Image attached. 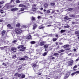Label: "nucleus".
<instances>
[{"mask_svg": "<svg viewBox=\"0 0 79 79\" xmlns=\"http://www.w3.org/2000/svg\"><path fill=\"white\" fill-rule=\"evenodd\" d=\"M15 31V32H16L17 34H20L22 33L23 32L22 30H20V29L19 28L16 29Z\"/></svg>", "mask_w": 79, "mask_h": 79, "instance_id": "obj_1", "label": "nucleus"}, {"mask_svg": "<svg viewBox=\"0 0 79 79\" xmlns=\"http://www.w3.org/2000/svg\"><path fill=\"white\" fill-rule=\"evenodd\" d=\"M26 47H24V45H21V48H22V49H20V51H21V52H24V51L25 49H26Z\"/></svg>", "mask_w": 79, "mask_h": 79, "instance_id": "obj_2", "label": "nucleus"}, {"mask_svg": "<svg viewBox=\"0 0 79 79\" xmlns=\"http://www.w3.org/2000/svg\"><path fill=\"white\" fill-rule=\"evenodd\" d=\"M73 63V60L69 61L68 62L69 66H72Z\"/></svg>", "mask_w": 79, "mask_h": 79, "instance_id": "obj_3", "label": "nucleus"}, {"mask_svg": "<svg viewBox=\"0 0 79 79\" xmlns=\"http://www.w3.org/2000/svg\"><path fill=\"white\" fill-rule=\"evenodd\" d=\"M18 8H13L11 10V11H18Z\"/></svg>", "mask_w": 79, "mask_h": 79, "instance_id": "obj_4", "label": "nucleus"}, {"mask_svg": "<svg viewBox=\"0 0 79 79\" xmlns=\"http://www.w3.org/2000/svg\"><path fill=\"white\" fill-rule=\"evenodd\" d=\"M40 46H42V45H44L45 44V42L44 41H41L40 42Z\"/></svg>", "mask_w": 79, "mask_h": 79, "instance_id": "obj_5", "label": "nucleus"}, {"mask_svg": "<svg viewBox=\"0 0 79 79\" xmlns=\"http://www.w3.org/2000/svg\"><path fill=\"white\" fill-rule=\"evenodd\" d=\"M26 39L27 40H31L32 39V37L31 35H29V36L27 37Z\"/></svg>", "mask_w": 79, "mask_h": 79, "instance_id": "obj_6", "label": "nucleus"}, {"mask_svg": "<svg viewBox=\"0 0 79 79\" xmlns=\"http://www.w3.org/2000/svg\"><path fill=\"white\" fill-rule=\"evenodd\" d=\"M45 27H44V26H43L42 25H41L39 27V29H44V28Z\"/></svg>", "mask_w": 79, "mask_h": 79, "instance_id": "obj_7", "label": "nucleus"}, {"mask_svg": "<svg viewBox=\"0 0 79 79\" xmlns=\"http://www.w3.org/2000/svg\"><path fill=\"white\" fill-rule=\"evenodd\" d=\"M24 36H20L19 38H18V39L20 41L22 40L23 39H24Z\"/></svg>", "mask_w": 79, "mask_h": 79, "instance_id": "obj_8", "label": "nucleus"}, {"mask_svg": "<svg viewBox=\"0 0 79 79\" xmlns=\"http://www.w3.org/2000/svg\"><path fill=\"white\" fill-rule=\"evenodd\" d=\"M7 27H9V28L10 29H13V27H11V25L10 24H8L7 25Z\"/></svg>", "mask_w": 79, "mask_h": 79, "instance_id": "obj_9", "label": "nucleus"}, {"mask_svg": "<svg viewBox=\"0 0 79 79\" xmlns=\"http://www.w3.org/2000/svg\"><path fill=\"white\" fill-rule=\"evenodd\" d=\"M35 18L32 16L31 18V21H32V22H34V21L35 20Z\"/></svg>", "mask_w": 79, "mask_h": 79, "instance_id": "obj_10", "label": "nucleus"}, {"mask_svg": "<svg viewBox=\"0 0 79 79\" xmlns=\"http://www.w3.org/2000/svg\"><path fill=\"white\" fill-rule=\"evenodd\" d=\"M65 51L64 50L62 49L61 50H59L57 52L58 53H62V52H64Z\"/></svg>", "mask_w": 79, "mask_h": 79, "instance_id": "obj_11", "label": "nucleus"}, {"mask_svg": "<svg viewBox=\"0 0 79 79\" xmlns=\"http://www.w3.org/2000/svg\"><path fill=\"white\" fill-rule=\"evenodd\" d=\"M64 19L65 21H66L68 19H70V18H68V16H66L64 17Z\"/></svg>", "mask_w": 79, "mask_h": 79, "instance_id": "obj_12", "label": "nucleus"}, {"mask_svg": "<svg viewBox=\"0 0 79 79\" xmlns=\"http://www.w3.org/2000/svg\"><path fill=\"white\" fill-rule=\"evenodd\" d=\"M6 6L7 8H10V3H7L6 4Z\"/></svg>", "mask_w": 79, "mask_h": 79, "instance_id": "obj_13", "label": "nucleus"}, {"mask_svg": "<svg viewBox=\"0 0 79 79\" xmlns=\"http://www.w3.org/2000/svg\"><path fill=\"white\" fill-rule=\"evenodd\" d=\"M37 27V25H33V30H34L35 29V28H36V27Z\"/></svg>", "mask_w": 79, "mask_h": 79, "instance_id": "obj_14", "label": "nucleus"}, {"mask_svg": "<svg viewBox=\"0 0 79 79\" xmlns=\"http://www.w3.org/2000/svg\"><path fill=\"white\" fill-rule=\"evenodd\" d=\"M69 46V45L66 44L63 46V47H64V48H67V47H68Z\"/></svg>", "mask_w": 79, "mask_h": 79, "instance_id": "obj_15", "label": "nucleus"}, {"mask_svg": "<svg viewBox=\"0 0 79 79\" xmlns=\"http://www.w3.org/2000/svg\"><path fill=\"white\" fill-rule=\"evenodd\" d=\"M5 32H6V31L5 30H3L2 31V36H3L5 35Z\"/></svg>", "mask_w": 79, "mask_h": 79, "instance_id": "obj_16", "label": "nucleus"}, {"mask_svg": "<svg viewBox=\"0 0 79 79\" xmlns=\"http://www.w3.org/2000/svg\"><path fill=\"white\" fill-rule=\"evenodd\" d=\"M32 10H32L31 11H32V13H33V12H32L33 11H36L37 10V9H36L35 8H34V7H33L32 8Z\"/></svg>", "mask_w": 79, "mask_h": 79, "instance_id": "obj_17", "label": "nucleus"}, {"mask_svg": "<svg viewBox=\"0 0 79 79\" xmlns=\"http://www.w3.org/2000/svg\"><path fill=\"white\" fill-rule=\"evenodd\" d=\"M44 7L45 8H48V4L47 3H46L44 4Z\"/></svg>", "mask_w": 79, "mask_h": 79, "instance_id": "obj_18", "label": "nucleus"}, {"mask_svg": "<svg viewBox=\"0 0 79 79\" xmlns=\"http://www.w3.org/2000/svg\"><path fill=\"white\" fill-rule=\"evenodd\" d=\"M74 10V8H69L67 9V10H68V11H71L72 10Z\"/></svg>", "mask_w": 79, "mask_h": 79, "instance_id": "obj_19", "label": "nucleus"}, {"mask_svg": "<svg viewBox=\"0 0 79 79\" xmlns=\"http://www.w3.org/2000/svg\"><path fill=\"white\" fill-rule=\"evenodd\" d=\"M48 47V44H45L44 46V48H47Z\"/></svg>", "mask_w": 79, "mask_h": 79, "instance_id": "obj_20", "label": "nucleus"}, {"mask_svg": "<svg viewBox=\"0 0 79 79\" xmlns=\"http://www.w3.org/2000/svg\"><path fill=\"white\" fill-rule=\"evenodd\" d=\"M12 58L13 59H15L16 58V55H14L12 56Z\"/></svg>", "mask_w": 79, "mask_h": 79, "instance_id": "obj_21", "label": "nucleus"}, {"mask_svg": "<svg viewBox=\"0 0 79 79\" xmlns=\"http://www.w3.org/2000/svg\"><path fill=\"white\" fill-rule=\"evenodd\" d=\"M30 43L31 44H35V41H31L30 42Z\"/></svg>", "mask_w": 79, "mask_h": 79, "instance_id": "obj_22", "label": "nucleus"}, {"mask_svg": "<svg viewBox=\"0 0 79 79\" xmlns=\"http://www.w3.org/2000/svg\"><path fill=\"white\" fill-rule=\"evenodd\" d=\"M20 66H22V67H24V66H26V64H23L21 65H20Z\"/></svg>", "mask_w": 79, "mask_h": 79, "instance_id": "obj_23", "label": "nucleus"}, {"mask_svg": "<svg viewBox=\"0 0 79 79\" xmlns=\"http://www.w3.org/2000/svg\"><path fill=\"white\" fill-rule=\"evenodd\" d=\"M56 40H57V39L56 38H54L53 39V42H55Z\"/></svg>", "mask_w": 79, "mask_h": 79, "instance_id": "obj_24", "label": "nucleus"}, {"mask_svg": "<svg viewBox=\"0 0 79 79\" xmlns=\"http://www.w3.org/2000/svg\"><path fill=\"white\" fill-rule=\"evenodd\" d=\"M66 32V30H61L60 31L61 33H63V32Z\"/></svg>", "mask_w": 79, "mask_h": 79, "instance_id": "obj_25", "label": "nucleus"}, {"mask_svg": "<svg viewBox=\"0 0 79 79\" xmlns=\"http://www.w3.org/2000/svg\"><path fill=\"white\" fill-rule=\"evenodd\" d=\"M25 60V59L24 58L19 59V60H20V61H23V60Z\"/></svg>", "mask_w": 79, "mask_h": 79, "instance_id": "obj_26", "label": "nucleus"}, {"mask_svg": "<svg viewBox=\"0 0 79 79\" xmlns=\"http://www.w3.org/2000/svg\"><path fill=\"white\" fill-rule=\"evenodd\" d=\"M76 16V15H70V17H71V18H73V17H75Z\"/></svg>", "mask_w": 79, "mask_h": 79, "instance_id": "obj_27", "label": "nucleus"}, {"mask_svg": "<svg viewBox=\"0 0 79 79\" xmlns=\"http://www.w3.org/2000/svg\"><path fill=\"white\" fill-rule=\"evenodd\" d=\"M75 34H79V31H76L75 32Z\"/></svg>", "mask_w": 79, "mask_h": 79, "instance_id": "obj_28", "label": "nucleus"}, {"mask_svg": "<svg viewBox=\"0 0 79 79\" xmlns=\"http://www.w3.org/2000/svg\"><path fill=\"white\" fill-rule=\"evenodd\" d=\"M54 56H58L59 54L58 53H55L54 54Z\"/></svg>", "mask_w": 79, "mask_h": 79, "instance_id": "obj_29", "label": "nucleus"}, {"mask_svg": "<svg viewBox=\"0 0 79 79\" xmlns=\"http://www.w3.org/2000/svg\"><path fill=\"white\" fill-rule=\"evenodd\" d=\"M50 5H51V6H55V3L54 2L51 3Z\"/></svg>", "mask_w": 79, "mask_h": 79, "instance_id": "obj_30", "label": "nucleus"}, {"mask_svg": "<svg viewBox=\"0 0 79 79\" xmlns=\"http://www.w3.org/2000/svg\"><path fill=\"white\" fill-rule=\"evenodd\" d=\"M12 51H14V50H16V48L14 47H13L11 48Z\"/></svg>", "mask_w": 79, "mask_h": 79, "instance_id": "obj_31", "label": "nucleus"}, {"mask_svg": "<svg viewBox=\"0 0 79 79\" xmlns=\"http://www.w3.org/2000/svg\"><path fill=\"white\" fill-rule=\"evenodd\" d=\"M24 77H25V75H23L20 78L21 79H23V78H24Z\"/></svg>", "mask_w": 79, "mask_h": 79, "instance_id": "obj_32", "label": "nucleus"}, {"mask_svg": "<svg viewBox=\"0 0 79 79\" xmlns=\"http://www.w3.org/2000/svg\"><path fill=\"white\" fill-rule=\"evenodd\" d=\"M19 74V73H16L14 75V76H15V77H18Z\"/></svg>", "mask_w": 79, "mask_h": 79, "instance_id": "obj_33", "label": "nucleus"}, {"mask_svg": "<svg viewBox=\"0 0 79 79\" xmlns=\"http://www.w3.org/2000/svg\"><path fill=\"white\" fill-rule=\"evenodd\" d=\"M20 11H24V8H22L21 9Z\"/></svg>", "mask_w": 79, "mask_h": 79, "instance_id": "obj_34", "label": "nucleus"}, {"mask_svg": "<svg viewBox=\"0 0 79 79\" xmlns=\"http://www.w3.org/2000/svg\"><path fill=\"white\" fill-rule=\"evenodd\" d=\"M16 42H17V40H14L12 42V43H13V44H15V43H16Z\"/></svg>", "mask_w": 79, "mask_h": 79, "instance_id": "obj_35", "label": "nucleus"}, {"mask_svg": "<svg viewBox=\"0 0 79 79\" xmlns=\"http://www.w3.org/2000/svg\"><path fill=\"white\" fill-rule=\"evenodd\" d=\"M47 54V52H44L43 54L44 56H46Z\"/></svg>", "mask_w": 79, "mask_h": 79, "instance_id": "obj_36", "label": "nucleus"}, {"mask_svg": "<svg viewBox=\"0 0 79 79\" xmlns=\"http://www.w3.org/2000/svg\"><path fill=\"white\" fill-rule=\"evenodd\" d=\"M16 3H20V1L19 0H16Z\"/></svg>", "mask_w": 79, "mask_h": 79, "instance_id": "obj_37", "label": "nucleus"}, {"mask_svg": "<svg viewBox=\"0 0 79 79\" xmlns=\"http://www.w3.org/2000/svg\"><path fill=\"white\" fill-rule=\"evenodd\" d=\"M16 27H20V24L19 23H17L16 25Z\"/></svg>", "mask_w": 79, "mask_h": 79, "instance_id": "obj_38", "label": "nucleus"}, {"mask_svg": "<svg viewBox=\"0 0 79 79\" xmlns=\"http://www.w3.org/2000/svg\"><path fill=\"white\" fill-rule=\"evenodd\" d=\"M50 10H51V9L48 10L47 11V13H50Z\"/></svg>", "mask_w": 79, "mask_h": 79, "instance_id": "obj_39", "label": "nucleus"}, {"mask_svg": "<svg viewBox=\"0 0 79 79\" xmlns=\"http://www.w3.org/2000/svg\"><path fill=\"white\" fill-rule=\"evenodd\" d=\"M65 28H69V27H70V26H69V25H67L66 26H65Z\"/></svg>", "mask_w": 79, "mask_h": 79, "instance_id": "obj_40", "label": "nucleus"}, {"mask_svg": "<svg viewBox=\"0 0 79 79\" xmlns=\"http://www.w3.org/2000/svg\"><path fill=\"white\" fill-rule=\"evenodd\" d=\"M23 57L25 58H26V59H28V58H29V57L27 56H24Z\"/></svg>", "mask_w": 79, "mask_h": 79, "instance_id": "obj_41", "label": "nucleus"}, {"mask_svg": "<svg viewBox=\"0 0 79 79\" xmlns=\"http://www.w3.org/2000/svg\"><path fill=\"white\" fill-rule=\"evenodd\" d=\"M75 74H76V73L75 72H74L72 73L71 75L72 76H74V75H75Z\"/></svg>", "mask_w": 79, "mask_h": 79, "instance_id": "obj_42", "label": "nucleus"}, {"mask_svg": "<svg viewBox=\"0 0 79 79\" xmlns=\"http://www.w3.org/2000/svg\"><path fill=\"white\" fill-rule=\"evenodd\" d=\"M19 7H23V4H20L19 5Z\"/></svg>", "mask_w": 79, "mask_h": 79, "instance_id": "obj_43", "label": "nucleus"}, {"mask_svg": "<svg viewBox=\"0 0 79 79\" xmlns=\"http://www.w3.org/2000/svg\"><path fill=\"white\" fill-rule=\"evenodd\" d=\"M21 76V75L19 73L17 77H20Z\"/></svg>", "mask_w": 79, "mask_h": 79, "instance_id": "obj_44", "label": "nucleus"}, {"mask_svg": "<svg viewBox=\"0 0 79 79\" xmlns=\"http://www.w3.org/2000/svg\"><path fill=\"white\" fill-rule=\"evenodd\" d=\"M75 73V74H79V71H77Z\"/></svg>", "mask_w": 79, "mask_h": 79, "instance_id": "obj_45", "label": "nucleus"}, {"mask_svg": "<svg viewBox=\"0 0 79 79\" xmlns=\"http://www.w3.org/2000/svg\"><path fill=\"white\" fill-rule=\"evenodd\" d=\"M48 35L50 37H52V35H52V34H49Z\"/></svg>", "mask_w": 79, "mask_h": 79, "instance_id": "obj_46", "label": "nucleus"}, {"mask_svg": "<svg viewBox=\"0 0 79 79\" xmlns=\"http://www.w3.org/2000/svg\"><path fill=\"white\" fill-rule=\"evenodd\" d=\"M68 77H69V76H67V75L65 76L64 77V79H66L67 78H68Z\"/></svg>", "mask_w": 79, "mask_h": 79, "instance_id": "obj_47", "label": "nucleus"}, {"mask_svg": "<svg viewBox=\"0 0 79 79\" xmlns=\"http://www.w3.org/2000/svg\"><path fill=\"white\" fill-rule=\"evenodd\" d=\"M1 12V13H4V12H3V10H1L0 11Z\"/></svg>", "mask_w": 79, "mask_h": 79, "instance_id": "obj_48", "label": "nucleus"}, {"mask_svg": "<svg viewBox=\"0 0 79 79\" xmlns=\"http://www.w3.org/2000/svg\"><path fill=\"white\" fill-rule=\"evenodd\" d=\"M3 3H4V2L3 1L0 2V5H1V4H3Z\"/></svg>", "mask_w": 79, "mask_h": 79, "instance_id": "obj_49", "label": "nucleus"}, {"mask_svg": "<svg viewBox=\"0 0 79 79\" xmlns=\"http://www.w3.org/2000/svg\"><path fill=\"white\" fill-rule=\"evenodd\" d=\"M69 75H70V73H67V76H68L69 77Z\"/></svg>", "mask_w": 79, "mask_h": 79, "instance_id": "obj_50", "label": "nucleus"}, {"mask_svg": "<svg viewBox=\"0 0 79 79\" xmlns=\"http://www.w3.org/2000/svg\"><path fill=\"white\" fill-rule=\"evenodd\" d=\"M70 50V48H66L65 49V50Z\"/></svg>", "mask_w": 79, "mask_h": 79, "instance_id": "obj_51", "label": "nucleus"}, {"mask_svg": "<svg viewBox=\"0 0 79 79\" xmlns=\"http://www.w3.org/2000/svg\"><path fill=\"white\" fill-rule=\"evenodd\" d=\"M68 55V56H71V55H73V54L70 53Z\"/></svg>", "mask_w": 79, "mask_h": 79, "instance_id": "obj_52", "label": "nucleus"}, {"mask_svg": "<svg viewBox=\"0 0 79 79\" xmlns=\"http://www.w3.org/2000/svg\"><path fill=\"white\" fill-rule=\"evenodd\" d=\"M21 48V45H19L18 47V48Z\"/></svg>", "mask_w": 79, "mask_h": 79, "instance_id": "obj_53", "label": "nucleus"}, {"mask_svg": "<svg viewBox=\"0 0 79 79\" xmlns=\"http://www.w3.org/2000/svg\"><path fill=\"white\" fill-rule=\"evenodd\" d=\"M77 65H75V66H74V67L73 68V69H74V68H77Z\"/></svg>", "mask_w": 79, "mask_h": 79, "instance_id": "obj_54", "label": "nucleus"}, {"mask_svg": "<svg viewBox=\"0 0 79 79\" xmlns=\"http://www.w3.org/2000/svg\"><path fill=\"white\" fill-rule=\"evenodd\" d=\"M36 66V64H35L33 65V68H34V67H35Z\"/></svg>", "mask_w": 79, "mask_h": 79, "instance_id": "obj_55", "label": "nucleus"}, {"mask_svg": "<svg viewBox=\"0 0 79 79\" xmlns=\"http://www.w3.org/2000/svg\"><path fill=\"white\" fill-rule=\"evenodd\" d=\"M56 37L57 38H58V34L56 35Z\"/></svg>", "mask_w": 79, "mask_h": 79, "instance_id": "obj_56", "label": "nucleus"}, {"mask_svg": "<svg viewBox=\"0 0 79 79\" xmlns=\"http://www.w3.org/2000/svg\"><path fill=\"white\" fill-rule=\"evenodd\" d=\"M22 69V66H21L20 68H19L18 69V70H19V69Z\"/></svg>", "mask_w": 79, "mask_h": 79, "instance_id": "obj_57", "label": "nucleus"}, {"mask_svg": "<svg viewBox=\"0 0 79 79\" xmlns=\"http://www.w3.org/2000/svg\"><path fill=\"white\" fill-rule=\"evenodd\" d=\"M50 26H52V25H48L47 26V27H50Z\"/></svg>", "mask_w": 79, "mask_h": 79, "instance_id": "obj_58", "label": "nucleus"}, {"mask_svg": "<svg viewBox=\"0 0 79 79\" xmlns=\"http://www.w3.org/2000/svg\"><path fill=\"white\" fill-rule=\"evenodd\" d=\"M55 10H53L52 12V14H53V13H55Z\"/></svg>", "mask_w": 79, "mask_h": 79, "instance_id": "obj_59", "label": "nucleus"}, {"mask_svg": "<svg viewBox=\"0 0 79 79\" xmlns=\"http://www.w3.org/2000/svg\"><path fill=\"white\" fill-rule=\"evenodd\" d=\"M79 60V58H78L76 60V61H78Z\"/></svg>", "mask_w": 79, "mask_h": 79, "instance_id": "obj_60", "label": "nucleus"}, {"mask_svg": "<svg viewBox=\"0 0 79 79\" xmlns=\"http://www.w3.org/2000/svg\"><path fill=\"white\" fill-rule=\"evenodd\" d=\"M40 18H41V17L40 16H39L37 17V18L38 19H40Z\"/></svg>", "mask_w": 79, "mask_h": 79, "instance_id": "obj_61", "label": "nucleus"}, {"mask_svg": "<svg viewBox=\"0 0 79 79\" xmlns=\"http://www.w3.org/2000/svg\"><path fill=\"white\" fill-rule=\"evenodd\" d=\"M14 2V0H11L10 3H12V2Z\"/></svg>", "mask_w": 79, "mask_h": 79, "instance_id": "obj_62", "label": "nucleus"}, {"mask_svg": "<svg viewBox=\"0 0 79 79\" xmlns=\"http://www.w3.org/2000/svg\"><path fill=\"white\" fill-rule=\"evenodd\" d=\"M59 77H58V76H56V79H58Z\"/></svg>", "mask_w": 79, "mask_h": 79, "instance_id": "obj_63", "label": "nucleus"}, {"mask_svg": "<svg viewBox=\"0 0 79 79\" xmlns=\"http://www.w3.org/2000/svg\"><path fill=\"white\" fill-rule=\"evenodd\" d=\"M55 57H52V58L51 59L52 60H54V59H55Z\"/></svg>", "mask_w": 79, "mask_h": 79, "instance_id": "obj_64", "label": "nucleus"}]
</instances>
